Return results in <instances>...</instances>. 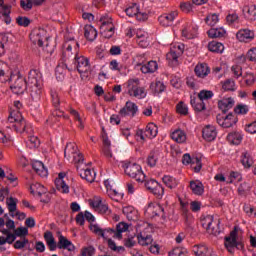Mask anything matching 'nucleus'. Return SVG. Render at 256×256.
I'll return each instance as SVG.
<instances>
[{"mask_svg":"<svg viewBox=\"0 0 256 256\" xmlns=\"http://www.w3.org/2000/svg\"><path fill=\"white\" fill-rule=\"evenodd\" d=\"M28 91L32 101H41L43 80L41 79V73L37 70H30L28 74Z\"/></svg>","mask_w":256,"mask_h":256,"instance_id":"obj_1","label":"nucleus"},{"mask_svg":"<svg viewBox=\"0 0 256 256\" xmlns=\"http://www.w3.org/2000/svg\"><path fill=\"white\" fill-rule=\"evenodd\" d=\"M10 89L15 95H23L27 91L28 82L19 73L10 74L9 78Z\"/></svg>","mask_w":256,"mask_h":256,"instance_id":"obj_2","label":"nucleus"},{"mask_svg":"<svg viewBox=\"0 0 256 256\" xmlns=\"http://www.w3.org/2000/svg\"><path fill=\"white\" fill-rule=\"evenodd\" d=\"M123 169L125 174L128 175V177H131V179H135L138 183H145L146 176L145 173H143L141 165L128 162L123 165Z\"/></svg>","mask_w":256,"mask_h":256,"instance_id":"obj_3","label":"nucleus"},{"mask_svg":"<svg viewBox=\"0 0 256 256\" xmlns=\"http://www.w3.org/2000/svg\"><path fill=\"white\" fill-rule=\"evenodd\" d=\"M185 45L182 43H174L170 47V51L166 54V59L170 67H177L179 65V57L183 55Z\"/></svg>","mask_w":256,"mask_h":256,"instance_id":"obj_4","label":"nucleus"},{"mask_svg":"<svg viewBox=\"0 0 256 256\" xmlns=\"http://www.w3.org/2000/svg\"><path fill=\"white\" fill-rule=\"evenodd\" d=\"M140 83L139 78L128 80V95L130 97H135V99H145L147 97V91H145V88L139 86Z\"/></svg>","mask_w":256,"mask_h":256,"instance_id":"obj_5","label":"nucleus"},{"mask_svg":"<svg viewBox=\"0 0 256 256\" xmlns=\"http://www.w3.org/2000/svg\"><path fill=\"white\" fill-rule=\"evenodd\" d=\"M224 245L229 253H235V248L243 251L245 245L243 242L237 241V227H235L234 230L230 232L229 236L225 237Z\"/></svg>","mask_w":256,"mask_h":256,"instance_id":"obj_6","label":"nucleus"},{"mask_svg":"<svg viewBox=\"0 0 256 256\" xmlns=\"http://www.w3.org/2000/svg\"><path fill=\"white\" fill-rule=\"evenodd\" d=\"M216 121L220 127H223V129H229L230 127H233V125L237 124V116L233 113L229 114H218L216 116Z\"/></svg>","mask_w":256,"mask_h":256,"instance_id":"obj_7","label":"nucleus"},{"mask_svg":"<svg viewBox=\"0 0 256 256\" xmlns=\"http://www.w3.org/2000/svg\"><path fill=\"white\" fill-rule=\"evenodd\" d=\"M100 21L102 23L100 26L101 35H103V37L106 39H111V37L115 35V25H113V21L111 18L105 17H102Z\"/></svg>","mask_w":256,"mask_h":256,"instance_id":"obj_8","label":"nucleus"},{"mask_svg":"<svg viewBox=\"0 0 256 256\" xmlns=\"http://www.w3.org/2000/svg\"><path fill=\"white\" fill-rule=\"evenodd\" d=\"M158 128L155 123H149L145 130H138L136 135L140 137L142 141H145V139H155L157 137Z\"/></svg>","mask_w":256,"mask_h":256,"instance_id":"obj_9","label":"nucleus"},{"mask_svg":"<svg viewBox=\"0 0 256 256\" xmlns=\"http://www.w3.org/2000/svg\"><path fill=\"white\" fill-rule=\"evenodd\" d=\"M74 63L80 75H83V73H89V69H91V66L89 65V58L75 54Z\"/></svg>","mask_w":256,"mask_h":256,"instance_id":"obj_10","label":"nucleus"},{"mask_svg":"<svg viewBox=\"0 0 256 256\" xmlns=\"http://www.w3.org/2000/svg\"><path fill=\"white\" fill-rule=\"evenodd\" d=\"M201 225L203 229H205L210 235H219V230L217 229V222L213 220L212 215H207L202 218Z\"/></svg>","mask_w":256,"mask_h":256,"instance_id":"obj_11","label":"nucleus"},{"mask_svg":"<svg viewBox=\"0 0 256 256\" xmlns=\"http://www.w3.org/2000/svg\"><path fill=\"white\" fill-rule=\"evenodd\" d=\"M139 113V106L132 101H127L125 106L120 109V117H130L133 118Z\"/></svg>","mask_w":256,"mask_h":256,"instance_id":"obj_12","label":"nucleus"},{"mask_svg":"<svg viewBox=\"0 0 256 256\" xmlns=\"http://www.w3.org/2000/svg\"><path fill=\"white\" fill-rule=\"evenodd\" d=\"M125 13L128 15V17H136L137 21H146V19L149 17L147 13L139 10V4L137 3H134L126 8Z\"/></svg>","mask_w":256,"mask_h":256,"instance_id":"obj_13","label":"nucleus"},{"mask_svg":"<svg viewBox=\"0 0 256 256\" xmlns=\"http://www.w3.org/2000/svg\"><path fill=\"white\" fill-rule=\"evenodd\" d=\"M9 123H14L12 127L17 131V133H31L33 131L30 126L27 125L23 116H20V118H14L12 121H9Z\"/></svg>","mask_w":256,"mask_h":256,"instance_id":"obj_14","label":"nucleus"},{"mask_svg":"<svg viewBox=\"0 0 256 256\" xmlns=\"http://www.w3.org/2000/svg\"><path fill=\"white\" fill-rule=\"evenodd\" d=\"M90 230L92 231V233H95V235H99L103 239H109V237H113L115 239V234L117 233L115 229H112V228L102 229L97 224L91 225Z\"/></svg>","mask_w":256,"mask_h":256,"instance_id":"obj_15","label":"nucleus"},{"mask_svg":"<svg viewBox=\"0 0 256 256\" xmlns=\"http://www.w3.org/2000/svg\"><path fill=\"white\" fill-rule=\"evenodd\" d=\"M64 51H63V57L65 59V61H67V59H69V57H71L73 55V49H75V51H77V49H79V42L75 41L74 38H70L68 39L66 37V42L64 43Z\"/></svg>","mask_w":256,"mask_h":256,"instance_id":"obj_16","label":"nucleus"},{"mask_svg":"<svg viewBox=\"0 0 256 256\" xmlns=\"http://www.w3.org/2000/svg\"><path fill=\"white\" fill-rule=\"evenodd\" d=\"M236 39H238L240 43H251V41L255 39V31L249 28L240 29L236 33Z\"/></svg>","mask_w":256,"mask_h":256,"instance_id":"obj_17","label":"nucleus"},{"mask_svg":"<svg viewBox=\"0 0 256 256\" xmlns=\"http://www.w3.org/2000/svg\"><path fill=\"white\" fill-rule=\"evenodd\" d=\"M56 235L58 237V244L56 245L58 249H67V251L70 252L75 251V245H73V242L67 239V237L63 236L61 231H58Z\"/></svg>","mask_w":256,"mask_h":256,"instance_id":"obj_18","label":"nucleus"},{"mask_svg":"<svg viewBox=\"0 0 256 256\" xmlns=\"http://www.w3.org/2000/svg\"><path fill=\"white\" fill-rule=\"evenodd\" d=\"M197 35V27L193 23H186L182 28V37L184 39H195Z\"/></svg>","mask_w":256,"mask_h":256,"instance_id":"obj_19","label":"nucleus"},{"mask_svg":"<svg viewBox=\"0 0 256 256\" xmlns=\"http://www.w3.org/2000/svg\"><path fill=\"white\" fill-rule=\"evenodd\" d=\"M177 15H178L177 11L165 13L158 18V21L160 25H162L163 27H169L170 25H173V21H175V18L177 17Z\"/></svg>","mask_w":256,"mask_h":256,"instance_id":"obj_20","label":"nucleus"},{"mask_svg":"<svg viewBox=\"0 0 256 256\" xmlns=\"http://www.w3.org/2000/svg\"><path fill=\"white\" fill-rule=\"evenodd\" d=\"M67 174L65 172H60L58 177L55 179L56 189L60 191V193H69V186L65 183V177Z\"/></svg>","mask_w":256,"mask_h":256,"instance_id":"obj_21","label":"nucleus"},{"mask_svg":"<svg viewBox=\"0 0 256 256\" xmlns=\"http://www.w3.org/2000/svg\"><path fill=\"white\" fill-rule=\"evenodd\" d=\"M194 73L200 79H205V77L211 73V68H209L207 63H199L195 66Z\"/></svg>","mask_w":256,"mask_h":256,"instance_id":"obj_22","label":"nucleus"},{"mask_svg":"<svg viewBox=\"0 0 256 256\" xmlns=\"http://www.w3.org/2000/svg\"><path fill=\"white\" fill-rule=\"evenodd\" d=\"M202 137L205 141H215L217 137V130L215 126L207 125L202 130Z\"/></svg>","mask_w":256,"mask_h":256,"instance_id":"obj_23","label":"nucleus"},{"mask_svg":"<svg viewBox=\"0 0 256 256\" xmlns=\"http://www.w3.org/2000/svg\"><path fill=\"white\" fill-rule=\"evenodd\" d=\"M235 105V100L231 97L223 98L218 101V107L222 111L223 114L227 113L230 109H233Z\"/></svg>","mask_w":256,"mask_h":256,"instance_id":"obj_24","label":"nucleus"},{"mask_svg":"<svg viewBox=\"0 0 256 256\" xmlns=\"http://www.w3.org/2000/svg\"><path fill=\"white\" fill-rule=\"evenodd\" d=\"M91 205L94 209H97V211H99L102 215L111 213V210H109V205L103 204V201L100 198L93 200Z\"/></svg>","mask_w":256,"mask_h":256,"instance_id":"obj_25","label":"nucleus"},{"mask_svg":"<svg viewBox=\"0 0 256 256\" xmlns=\"http://www.w3.org/2000/svg\"><path fill=\"white\" fill-rule=\"evenodd\" d=\"M79 175L81 179H85V181H87L88 183H93V181H95V177L97 174L95 173V170L86 168V169H80Z\"/></svg>","mask_w":256,"mask_h":256,"instance_id":"obj_26","label":"nucleus"},{"mask_svg":"<svg viewBox=\"0 0 256 256\" xmlns=\"http://www.w3.org/2000/svg\"><path fill=\"white\" fill-rule=\"evenodd\" d=\"M161 155V150L159 148H154L148 155L147 163L149 167H155L157 165V161H159V157Z\"/></svg>","mask_w":256,"mask_h":256,"instance_id":"obj_27","label":"nucleus"},{"mask_svg":"<svg viewBox=\"0 0 256 256\" xmlns=\"http://www.w3.org/2000/svg\"><path fill=\"white\" fill-rule=\"evenodd\" d=\"M190 189L194 195H203L205 193V187L199 180L190 181Z\"/></svg>","mask_w":256,"mask_h":256,"instance_id":"obj_28","label":"nucleus"},{"mask_svg":"<svg viewBox=\"0 0 256 256\" xmlns=\"http://www.w3.org/2000/svg\"><path fill=\"white\" fill-rule=\"evenodd\" d=\"M44 241L46 242V245H48L50 251L57 250V242H55V237L51 231H46L44 233Z\"/></svg>","mask_w":256,"mask_h":256,"instance_id":"obj_29","label":"nucleus"},{"mask_svg":"<svg viewBox=\"0 0 256 256\" xmlns=\"http://www.w3.org/2000/svg\"><path fill=\"white\" fill-rule=\"evenodd\" d=\"M159 69V64H157V61H149L146 64H143L140 68V71L144 74L147 73H155Z\"/></svg>","mask_w":256,"mask_h":256,"instance_id":"obj_30","label":"nucleus"},{"mask_svg":"<svg viewBox=\"0 0 256 256\" xmlns=\"http://www.w3.org/2000/svg\"><path fill=\"white\" fill-rule=\"evenodd\" d=\"M137 43L143 49L149 47V41H147V32L143 30H137L136 32Z\"/></svg>","mask_w":256,"mask_h":256,"instance_id":"obj_31","label":"nucleus"},{"mask_svg":"<svg viewBox=\"0 0 256 256\" xmlns=\"http://www.w3.org/2000/svg\"><path fill=\"white\" fill-rule=\"evenodd\" d=\"M150 91L154 95H161L165 91V84L162 81L155 80L150 84Z\"/></svg>","mask_w":256,"mask_h":256,"instance_id":"obj_32","label":"nucleus"},{"mask_svg":"<svg viewBox=\"0 0 256 256\" xmlns=\"http://www.w3.org/2000/svg\"><path fill=\"white\" fill-rule=\"evenodd\" d=\"M164 211L165 209L160 204H157V203L148 204L147 213H151L152 217H158Z\"/></svg>","mask_w":256,"mask_h":256,"instance_id":"obj_33","label":"nucleus"},{"mask_svg":"<svg viewBox=\"0 0 256 256\" xmlns=\"http://www.w3.org/2000/svg\"><path fill=\"white\" fill-rule=\"evenodd\" d=\"M31 39H33L32 41L35 45L42 47L43 41H47V36H45V30H38V32L32 34Z\"/></svg>","mask_w":256,"mask_h":256,"instance_id":"obj_34","label":"nucleus"},{"mask_svg":"<svg viewBox=\"0 0 256 256\" xmlns=\"http://www.w3.org/2000/svg\"><path fill=\"white\" fill-rule=\"evenodd\" d=\"M192 251L197 256H209L212 253L211 249L203 244L193 246Z\"/></svg>","mask_w":256,"mask_h":256,"instance_id":"obj_35","label":"nucleus"},{"mask_svg":"<svg viewBox=\"0 0 256 256\" xmlns=\"http://www.w3.org/2000/svg\"><path fill=\"white\" fill-rule=\"evenodd\" d=\"M171 139L176 143H185L187 141V134L185 131L178 129L172 132Z\"/></svg>","mask_w":256,"mask_h":256,"instance_id":"obj_36","label":"nucleus"},{"mask_svg":"<svg viewBox=\"0 0 256 256\" xmlns=\"http://www.w3.org/2000/svg\"><path fill=\"white\" fill-rule=\"evenodd\" d=\"M11 73L7 68V65L3 62H0V83H7L11 77Z\"/></svg>","mask_w":256,"mask_h":256,"instance_id":"obj_37","label":"nucleus"},{"mask_svg":"<svg viewBox=\"0 0 256 256\" xmlns=\"http://www.w3.org/2000/svg\"><path fill=\"white\" fill-rule=\"evenodd\" d=\"M32 167L40 177H47L49 175L47 168H45V165L41 161H35Z\"/></svg>","mask_w":256,"mask_h":256,"instance_id":"obj_38","label":"nucleus"},{"mask_svg":"<svg viewBox=\"0 0 256 256\" xmlns=\"http://www.w3.org/2000/svg\"><path fill=\"white\" fill-rule=\"evenodd\" d=\"M84 37L88 40V41H94L97 39V30L95 29V27L91 26V25H87L84 27Z\"/></svg>","mask_w":256,"mask_h":256,"instance_id":"obj_39","label":"nucleus"},{"mask_svg":"<svg viewBox=\"0 0 256 256\" xmlns=\"http://www.w3.org/2000/svg\"><path fill=\"white\" fill-rule=\"evenodd\" d=\"M32 195H38V197H43L45 193H47V189H45L44 185H41L39 183L32 184L30 186Z\"/></svg>","mask_w":256,"mask_h":256,"instance_id":"obj_40","label":"nucleus"},{"mask_svg":"<svg viewBox=\"0 0 256 256\" xmlns=\"http://www.w3.org/2000/svg\"><path fill=\"white\" fill-rule=\"evenodd\" d=\"M129 225L125 222H120L116 225L115 239H123V233L128 231Z\"/></svg>","mask_w":256,"mask_h":256,"instance_id":"obj_41","label":"nucleus"},{"mask_svg":"<svg viewBox=\"0 0 256 256\" xmlns=\"http://www.w3.org/2000/svg\"><path fill=\"white\" fill-rule=\"evenodd\" d=\"M190 103L194 111H205V102L201 98L191 97Z\"/></svg>","mask_w":256,"mask_h":256,"instance_id":"obj_42","label":"nucleus"},{"mask_svg":"<svg viewBox=\"0 0 256 256\" xmlns=\"http://www.w3.org/2000/svg\"><path fill=\"white\" fill-rule=\"evenodd\" d=\"M228 141H230L232 145H241V141H243V134L241 132H232L228 134Z\"/></svg>","mask_w":256,"mask_h":256,"instance_id":"obj_43","label":"nucleus"},{"mask_svg":"<svg viewBox=\"0 0 256 256\" xmlns=\"http://www.w3.org/2000/svg\"><path fill=\"white\" fill-rule=\"evenodd\" d=\"M226 33H227V31H225L223 28H211L208 31V36L211 39H217L219 37H225Z\"/></svg>","mask_w":256,"mask_h":256,"instance_id":"obj_44","label":"nucleus"},{"mask_svg":"<svg viewBox=\"0 0 256 256\" xmlns=\"http://www.w3.org/2000/svg\"><path fill=\"white\" fill-rule=\"evenodd\" d=\"M208 49L212 53H223L225 46L221 42L212 41L208 44Z\"/></svg>","mask_w":256,"mask_h":256,"instance_id":"obj_45","label":"nucleus"},{"mask_svg":"<svg viewBox=\"0 0 256 256\" xmlns=\"http://www.w3.org/2000/svg\"><path fill=\"white\" fill-rule=\"evenodd\" d=\"M56 79L58 81H63L65 79V75H67V65L62 64L58 65L55 70Z\"/></svg>","mask_w":256,"mask_h":256,"instance_id":"obj_46","label":"nucleus"},{"mask_svg":"<svg viewBox=\"0 0 256 256\" xmlns=\"http://www.w3.org/2000/svg\"><path fill=\"white\" fill-rule=\"evenodd\" d=\"M77 154V144L75 143H68L66 148L64 149V157L71 159V155Z\"/></svg>","mask_w":256,"mask_h":256,"instance_id":"obj_47","label":"nucleus"},{"mask_svg":"<svg viewBox=\"0 0 256 256\" xmlns=\"http://www.w3.org/2000/svg\"><path fill=\"white\" fill-rule=\"evenodd\" d=\"M162 181L166 185V187H168L169 189H175V187L179 185V182L177 181V179H175L172 176H164L162 178Z\"/></svg>","mask_w":256,"mask_h":256,"instance_id":"obj_48","label":"nucleus"},{"mask_svg":"<svg viewBox=\"0 0 256 256\" xmlns=\"http://www.w3.org/2000/svg\"><path fill=\"white\" fill-rule=\"evenodd\" d=\"M245 17L249 21H255L256 19V5H250L245 8Z\"/></svg>","mask_w":256,"mask_h":256,"instance_id":"obj_49","label":"nucleus"},{"mask_svg":"<svg viewBox=\"0 0 256 256\" xmlns=\"http://www.w3.org/2000/svg\"><path fill=\"white\" fill-rule=\"evenodd\" d=\"M138 243L139 245H142L143 247L147 246V245H151L153 243V237H151V235H143L142 233H140L138 235Z\"/></svg>","mask_w":256,"mask_h":256,"instance_id":"obj_50","label":"nucleus"},{"mask_svg":"<svg viewBox=\"0 0 256 256\" xmlns=\"http://www.w3.org/2000/svg\"><path fill=\"white\" fill-rule=\"evenodd\" d=\"M241 163L243 167H246L247 169H249V167L253 165V158L251 157V154H249V152L242 153Z\"/></svg>","mask_w":256,"mask_h":256,"instance_id":"obj_51","label":"nucleus"},{"mask_svg":"<svg viewBox=\"0 0 256 256\" xmlns=\"http://www.w3.org/2000/svg\"><path fill=\"white\" fill-rule=\"evenodd\" d=\"M249 191H251V186L247 182H243L238 187V194L240 197H247V195H249Z\"/></svg>","mask_w":256,"mask_h":256,"instance_id":"obj_52","label":"nucleus"},{"mask_svg":"<svg viewBox=\"0 0 256 256\" xmlns=\"http://www.w3.org/2000/svg\"><path fill=\"white\" fill-rule=\"evenodd\" d=\"M21 109L22 108H13L12 106H10L9 109V116H8V121H13V119H21V117L23 116L21 114Z\"/></svg>","mask_w":256,"mask_h":256,"instance_id":"obj_53","label":"nucleus"},{"mask_svg":"<svg viewBox=\"0 0 256 256\" xmlns=\"http://www.w3.org/2000/svg\"><path fill=\"white\" fill-rule=\"evenodd\" d=\"M191 169H193L194 173H199L201 169H203V163L201 162L200 157L192 159Z\"/></svg>","mask_w":256,"mask_h":256,"instance_id":"obj_54","label":"nucleus"},{"mask_svg":"<svg viewBox=\"0 0 256 256\" xmlns=\"http://www.w3.org/2000/svg\"><path fill=\"white\" fill-rule=\"evenodd\" d=\"M244 82L246 83L247 87H251V85L255 84L256 77L253 72H246L243 75Z\"/></svg>","mask_w":256,"mask_h":256,"instance_id":"obj_55","label":"nucleus"},{"mask_svg":"<svg viewBox=\"0 0 256 256\" xmlns=\"http://www.w3.org/2000/svg\"><path fill=\"white\" fill-rule=\"evenodd\" d=\"M205 22L210 27H215V25L219 23V15H217V14H209L205 18Z\"/></svg>","mask_w":256,"mask_h":256,"instance_id":"obj_56","label":"nucleus"},{"mask_svg":"<svg viewBox=\"0 0 256 256\" xmlns=\"http://www.w3.org/2000/svg\"><path fill=\"white\" fill-rule=\"evenodd\" d=\"M17 198H13V197H10L7 201H6V204H7V207H8V211L10 213H15L17 211Z\"/></svg>","mask_w":256,"mask_h":256,"instance_id":"obj_57","label":"nucleus"},{"mask_svg":"<svg viewBox=\"0 0 256 256\" xmlns=\"http://www.w3.org/2000/svg\"><path fill=\"white\" fill-rule=\"evenodd\" d=\"M151 193H153V195H155V197L158 199H162L163 195H165V188H163V186L158 183Z\"/></svg>","mask_w":256,"mask_h":256,"instance_id":"obj_58","label":"nucleus"},{"mask_svg":"<svg viewBox=\"0 0 256 256\" xmlns=\"http://www.w3.org/2000/svg\"><path fill=\"white\" fill-rule=\"evenodd\" d=\"M236 115H247L249 113V106L245 104H239L234 108Z\"/></svg>","mask_w":256,"mask_h":256,"instance_id":"obj_59","label":"nucleus"},{"mask_svg":"<svg viewBox=\"0 0 256 256\" xmlns=\"http://www.w3.org/2000/svg\"><path fill=\"white\" fill-rule=\"evenodd\" d=\"M4 22L6 25H11V6H3V13Z\"/></svg>","mask_w":256,"mask_h":256,"instance_id":"obj_60","label":"nucleus"},{"mask_svg":"<svg viewBox=\"0 0 256 256\" xmlns=\"http://www.w3.org/2000/svg\"><path fill=\"white\" fill-rule=\"evenodd\" d=\"M176 111L179 113V115H188L189 113V107H187V104L184 102H179L176 105Z\"/></svg>","mask_w":256,"mask_h":256,"instance_id":"obj_61","label":"nucleus"},{"mask_svg":"<svg viewBox=\"0 0 256 256\" xmlns=\"http://www.w3.org/2000/svg\"><path fill=\"white\" fill-rule=\"evenodd\" d=\"M213 97V91L211 90H201L198 94V98L202 101H207Z\"/></svg>","mask_w":256,"mask_h":256,"instance_id":"obj_62","label":"nucleus"},{"mask_svg":"<svg viewBox=\"0 0 256 256\" xmlns=\"http://www.w3.org/2000/svg\"><path fill=\"white\" fill-rule=\"evenodd\" d=\"M222 89L224 91H235V81L232 79L226 80L222 85Z\"/></svg>","mask_w":256,"mask_h":256,"instance_id":"obj_63","label":"nucleus"},{"mask_svg":"<svg viewBox=\"0 0 256 256\" xmlns=\"http://www.w3.org/2000/svg\"><path fill=\"white\" fill-rule=\"evenodd\" d=\"M81 255L82 256H93V255H95V247L88 246V247L83 248L81 250Z\"/></svg>","mask_w":256,"mask_h":256,"instance_id":"obj_64","label":"nucleus"}]
</instances>
